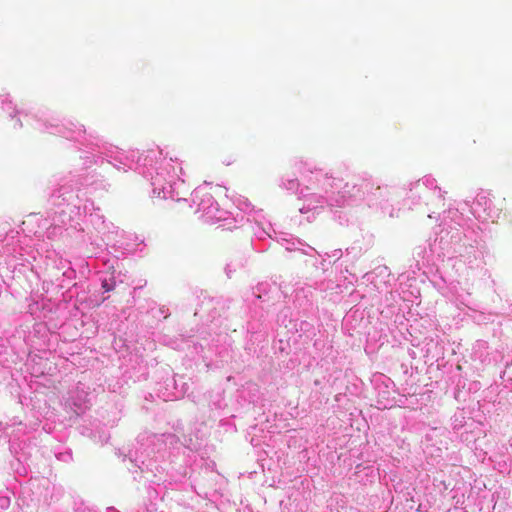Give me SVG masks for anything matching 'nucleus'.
Masks as SVG:
<instances>
[{"label": "nucleus", "mask_w": 512, "mask_h": 512, "mask_svg": "<svg viewBox=\"0 0 512 512\" xmlns=\"http://www.w3.org/2000/svg\"><path fill=\"white\" fill-rule=\"evenodd\" d=\"M103 288H105V289H106V291H109V288H108V286H106V285H103Z\"/></svg>", "instance_id": "nucleus-1"}, {"label": "nucleus", "mask_w": 512, "mask_h": 512, "mask_svg": "<svg viewBox=\"0 0 512 512\" xmlns=\"http://www.w3.org/2000/svg\"><path fill=\"white\" fill-rule=\"evenodd\" d=\"M103 288H105V289H106V291H109V288H108V286H106V285H103Z\"/></svg>", "instance_id": "nucleus-2"}, {"label": "nucleus", "mask_w": 512, "mask_h": 512, "mask_svg": "<svg viewBox=\"0 0 512 512\" xmlns=\"http://www.w3.org/2000/svg\"><path fill=\"white\" fill-rule=\"evenodd\" d=\"M103 288H105V289H106V291H109V288H108V286H106V285H103Z\"/></svg>", "instance_id": "nucleus-3"}]
</instances>
